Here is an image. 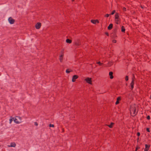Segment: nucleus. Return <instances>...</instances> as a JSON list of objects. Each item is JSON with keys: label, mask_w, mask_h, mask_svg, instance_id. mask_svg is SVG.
I'll return each instance as SVG.
<instances>
[{"label": "nucleus", "mask_w": 151, "mask_h": 151, "mask_svg": "<svg viewBox=\"0 0 151 151\" xmlns=\"http://www.w3.org/2000/svg\"><path fill=\"white\" fill-rule=\"evenodd\" d=\"M130 111L131 115L132 116H134L137 113L136 111V105L135 104H133L131 105L130 108Z\"/></svg>", "instance_id": "1"}, {"label": "nucleus", "mask_w": 151, "mask_h": 151, "mask_svg": "<svg viewBox=\"0 0 151 151\" xmlns=\"http://www.w3.org/2000/svg\"><path fill=\"white\" fill-rule=\"evenodd\" d=\"M14 122L17 124H19L21 122V119L19 116H16L15 118H13Z\"/></svg>", "instance_id": "2"}, {"label": "nucleus", "mask_w": 151, "mask_h": 151, "mask_svg": "<svg viewBox=\"0 0 151 151\" xmlns=\"http://www.w3.org/2000/svg\"><path fill=\"white\" fill-rule=\"evenodd\" d=\"M75 45L77 46H79L81 45V42L80 40L77 39L75 40L74 42Z\"/></svg>", "instance_id": "3"}, {"label": "nucleus", "mask_w": 151, "mask_h": 151, "mask_svg": "<svg viewBox=\"0 0 151 151\" xmlns=\"http://www.w3.org/2000/svg\"><path fill=\"white\" fill-rule=\"evenodd\" d=\"M61 54L60 55L59 60L61 62H62L63 60V58L64 56L63 50L61 51Z\"/></svg>", "instance_id": "4"}, {"label": "nucleus", "mask_w": 151, "mask_h": 151, "mask_svg": "<svg viewBox=\"0 0 151 151\" xmlns=\"http://www.w3.org/2000/svg\"><path fill=\"white\" fill-rule=\"evenodd\" d=\"M134 77H133L132 78V81L130 84V86L131 87V90H132L134 88Z\"/></svg>", "instance_id": "5"}, {"label": "nucleus", "mask_w": 151, "mask_h": 151, "mask_svg": "<svg viewBox=\"0 0 151 151\" xmlns=\"http://www.w3.org/2000/svg\"><path fill=\"white\" fill-rule=\"evenodd\" d=\"M86 82L90 84H92V79L91 78L87 77L85 80Z\"/></svg>", "instance_id": "6"}, {"label": "nucleus", "mask_w": 151, "mask_h": 151, "mask_svg": "<svg viewBox=\"0 0 151 151\" xmlns=\"http://www.w3.org/2000/svg\"><path fill=\"white\" fill-rule=\"evenodd\" d=\"M41 26V23L40 22H37L35 24V27L37 29H40Z\"/></svg>", "instance_id": "7"}, {"label": "nucleus", "mask_w": 151, "mask_h": 151, "mask_svg": "<svg viewBox=\"0 0 151 151\" xmlns=\"http://www.w3.org/2000/svg\"><path fill=\"white\" fill-rule=\"evenodd\" d=\"M78 76L77 75H74L72 77V81L74 82L76 81V80L78 78Z\"/></svg>", "instance_id": "8"}, {"label": "nucleus", "mask_w": 151, "mask_h": 151, "mask_svg": "<svg viewBox=\"0 0 151 151\" xmlns=\"http://www.w3.org/2000/svg\"><path fill=\"white\" fill-rule=\"evenodd\" d=\"M8 20L10 24H14L15 22L14 20L11 17H10L9 18Z\"/></svg>", "instance_id": "9"}, {"label": "nucleus", "mask_w": 151, "mask_h": 151, "mask_svg": "<svg viewBox=\"0 0 151 151\" xmlns=\"http://www.w3.org/2000/svg\"><path fill=\"white\" fill-rule=\"evenodd\" d=\"M91 22L92 23L94 24H96V23H99V21L98 20H91Z\"/></svg>", "instance_id": "10"}, {"label": "nucleus", "mask_w": 151, "mask_h": 151, "mask_svg": "<svg viewBox=\"0 0 151 151\" xmlns=\"http://www.w3.org/2000/svg\"><path fill=\"white\" fill-rule=\"evenodd\" d=\"M121 97H119L117 98V101L115 103L116 105L118 104L119 103V101H121Z\"/></svg>", "instance_id": "11"}, {"label": "nucleus", "mask_w": 151, "mask_h": 151, "mask_svg": "<svg viewBox=\"0 0 151 151\" xmlns=\"http://www.w3.org/2000/svg\"><path fill=\"white\" fill-rule=\"evenodd\" d=\"M145 147L144 149V151H147L149 149L150 146L149 145H148L147 144H146L145 145Z\"/></svg>", "instance_id": "12"}, {"label": "nucleus", "mask_w": 151, "mask_h": 151, "mask_svg": "<svg viewBox=\"0 0 151 151\" xmlns=\"http://www.w3.org/2000/svg\"><path fill=\"white\" fill-rule=\"evenodd\" d=\"M16 144L15 143L13 142H12L11 143L10 145H8V147H14L16 146Z\"/></svg>", "instance_id": "13"}, {"label": "nucleus", "mask_w": 151, "mask_h": 151, "mask_svg": "<svg viewBox=\"0 0 151 151\" xmlns=\"http://www.w3.org/2000/svg\"><path fill=\"white\" fill-rule=\"evenodd\" d=\"M120 19H115V22L116 24H118L120 22Z\"/></svg>", "instance_id": "14"}, {"label": "nucleus", "mask_w": 151, "mask_h": 151, "mask_svg": "<svg viewBox=\"0 0 151 151\" xmlns=\"http://www.w3.org/2000/svg\"><path fill=\"white\" fill-rule=\"evenodd\" d=\"M113 73L112 72H109V75L110 76V78L112 79L113 78Z\"/></svg>", "instance_id": "15"}, {"label": "nucleus", "mask_w": 151, "mask_h": 151, "mask_svg": "<svg viewBox=\"0 0 151 151\" xmlns=\"http://www.w3.org/2000/svg\"><path fill=\"white\" fill-rule=\"evenodd\" d=\"M114 124V123L113 122H111L110 125H107L110 128H111L113 127Z\"/></svg>", "instance_id": "16"}, {"label": "nucleus", "mask_w": 151, "mask_h": 151, "mask_svg": "<svg viewBox=\"0 0 151 151\" xmlns=\"http://www.w3.org/2000/svg\"><path fill=\"white\" fill-rule=\"evenodd\" d=\"M120 19L119 14L117 13H116L115 16V19Z\"/></svg>", "instance_id": "17"}, {"label": "nucleus", "mask_w": 151, "mask_h": 151, "mask_svg": "<svg viewBox=\"0 0 151 151\" xmlns=\"http://www.w3.org/2000/svg\"><path fill=\"white\" fill-rule=\"evenodd\" d=\"M113 27V24H110L108 27V29L109 30L111 29Z\"/></svg>", "instance_id": "18"}, {"label": "nucleus", "mask_w": 151, "mask_h": 151, "mask_svg": "<svg viewBox=\"0 0 151 151\" xmlns=\"http://www.w3.org/2000/svg\"><path fill=\"white\" fill-rule=\"evenodd\" d=\"M66 42L67 43L70 44L72 42V41L71 40L68 39L66 40Z\"/></svg>", "instance_id": "19"}, {"label": "nucleus", "mask_w": 151, "mask_h": 151, "mask_svg": "<svg viewBox=\"0 0 151 151\" xmlns=\"http://www.w3.org/2000/svg\"><path fill=\"white\" fill-rule=\"evenodd\" d=\"M71 71H72V70L69 69H67L66 71V72L67 73H69Z\"/></svg>", "instance_id": "20"}, {"label": "nucleus", "mask_w": 151, "mask_h": 151, "mask_svg": "<svg viewBox=\"0 0 151 151\" xmlns=\"http://www.w3.org/2000/svg\"><path fill=\"white\" fill-rule=\"evenodd\" d=\"M122 32H124L125 31V29L124 28V26H122Z\"/></svg>", "instance_id": "21"}, {"label": "nucleus", "mask_w": 151, "mask_h": 151, "mask_svg": "<svg viewBox=\"0 0 151 151\" xmlns=\"http://www.w3.org/2000/svg\"><path fill=\"white\" fill-rule=\"evenodd\" d=\"M97 63L99 64V65H101L103 64V63H101L100 61L97 62Z\"/></svg>", "instance_id": "22"}, {"label": "nucleus", "mask_w": 151, "mask_h": 151, "mask_svg": "<svg viewBox=\"0 0 151 151\" xmlns=\"http://www.w3.org/2000/svg\"><path fill=\"white\" fill-rule=\"evenodd\" d=\"M129 78L128 76H126L125 77V80L126 81H127L128 80Z\"/></svg>", "instance_id": "23"}, {"label": "nucleus", "mask_w": 151, "mask_h": 151, "mask_svg": "<svg viewBox=\"0 0 151 151\" xmlns=\"http://www.w3.org/2000/svg\"><path fill=\"white\" fill-rule=\"evenodd\" d=\"M49 127H54V125L53 124H49Z\"/></svg>", "instance_id": "24"}, {"label": "nucleus", "mask_w": 151, "mask_h": 151, "mask_svg": "<svg viewBox=\"0 0 151 151\" xmlns=\"http://www.w3.org/2000/svg\"><path fill=\"white\" fill-rule=\"evenodd\" d=\"M115 10H113L112 11V12L111 13V14H112V15L114 14V13H115Z\"/></svg>", "instance_id": "25"}, {"label": "nucleus", "mask_w": 151, "mask_h": 151, "mask_svg": "<svg viewBox=\"0 0 151 151\" xmlns=\"http://www.w3.org/2000/svg\"><path fill=\"white\" fill-rule=\"evenodd\" d=\"M13 119V118L12 119H10V120H9L10 123H12V121Z\"/></svg>", "instance_id": "26"}, {"label": "nucleus", "mask_w": 151, "mask_h": 151, "mask_svg": "<svg viewBox=\"0 0 151 151\" xmlns=\"http://www.w3.org/2000/svg\"><path fill=\"white\" fill-rule=\"evenodd\" d=\"M122 9L124 11H126V9L125 7H123Z\"/></svg>", "instance_id": "27"}, {"label": "nucleus", "mask_w": 151, "mask_h": 151, "mask_svg": "<svg viewBox=\"0 0 151 151\" xmlns=\"http://www.w3.org/2000/svg\"><path fill=\"white\" fill-rule=\"evenodd\" d=\"M109 16V14H107L105 15V17H108Z\"/></svg>", "instance_id": "28"}, {"label": "nucleus", "mask_w": 151, "mask_h": 151, "mask_svg": "<svg viewBox=\"0 0 151 151\" xmlns=\"http://www.w3.org/2000/svg\"><path fill=\"white\" fill-rule=\"evenodd\" d=\"M112 42L114 43H115L116 42V40H112Z\"/></svg>", "instance_id": "29"}, {"label": "nucleus", "mask_w": 151, "mask_h": 151, "mask_svg": "<svg viewBox=\"0 0 151 151\" xmlns=\"http://www.w3.org/2000/svg\"><path fill=\"white\" fill-rule=\"evenodd\" d=\"M146 131L148 132H150V130H149V129L148 128H147L146 129Z\"/></svg>", "instance_id": "30"}, {"label": "nucleus", "mask_w": 151, "mask_h": 151, "mask_svg": "<svg viewBox=\"0 0 151 151\" xmlns=\"http://www.w3.org/2000/svg\"><path fill=\"white\" fill-rule=\"evenodd\" d=\"M147 119L148 120H149L150 119V117L149 116H148L147 117Z\"/></svg>", "instance_id": "31"}, {"label": "nucleus", "mask_w": 151, "mask_h": 151, "mask_svg": "<svg viewBox=\"0 0 151 151\" xmlns=\"http://www.w3.org/2000/svg\"><path fill=\"white\" fill-rule=\"evenodd\" d=\"M137 134L138 136H139L140 135V133L139 132H137Z\"/></svg>", "instance_id": "32"}, {"label": "nucleus", "mask_w": 151, "mask_h": 151, "mask_svg": "<svg viewBox=\"0 0 151 151\" xmlns=\"http://www.w3.org/2000/svg\"><path fill=\"white\" fill-rule=\"evenodd\" d=\"M139 147H137L136 148L135 151H137V150L139 149Z\"/></svg>", "instance_id": "33"}, {"label": "nucleus", "mask_w": 151, "mask_h": 151, "mask_svg": "<svg viewBox=\"0 0 151 151\" xmlns=\"http://www.w3.org/2000/svg\"><path fill=\"white\" fill-rule=\"evenodd\" d=\"M35 124L36 126L38 125V124L37 122H35Z\"/></svg>", "instance_id": "34"}, {"label": "nucleus", "mask_w": 151, "mask_h": 151, "mask_svg": "<svg viewBox=\"0 0 151 151\" xmlns=\"http://www.w3.org/2000/svg\"><path fill=\"white\" fill-rule=\"evenodd\" d=\"M105 34H106L107 36H109V34H108V33H107V32H106V33H105Z\"/></svg>", "instance_id": "35"}, {"label": "nucleus", "mask_w": 151, "mask_h": 151, "mask_svg": "<svg viewBox=\"0 0 151 151\" xmlns=\"http://www.w3.org/2000/svg\"><path fill=\"white\" fill-rule=\"evenodd\" d=\"M109 64L110 65H108V66H110V65H111V62H109L108 63V64Z\"/></svg>", "instance_id": "36"}, {"label": "nucleus", "mask_w": 151, "mask_h": 151, "mask_svg": "<svg viewBox=\"0 0 151 151\" xmlns=\"http://www.w3.org/2000/svg\"><path fill=\"white\" fill-rule=\"evenodd\" d=\"M62 131H63V132H64V129H62Z\"/></svg>", "instance_id": "37"}, {"label": "nucleus", "mask_w": 151, "mask_h": 151, "mask_svg": "<svg viewBox=\"0 0 151 151\" xmlns=\"http://www.w3.org/2000/svg\"><path fill=\"white\" fill-rule=\"evenodd\" d=\"M75 0H72V1L73 2V1Z\"/></svg>", "instance_id": "38"}, {"label": "nucleus", "mask_w": 151, "mask_h": 151, "mask_svg": "<svg viewBox=\"0 0 151 151\" xmlns=\"http://www.w3.org/2000/svg\"><path fill=\"white\" fill-rule=\"evenodd\" d=\"M139 139V138H138V139H137V141H138V139Z\"/></svg>", "instance_id": "39"}, {"label": "nucleus", "mask_w": 151, "mask_h": 151, "mask_svg": "<svg viewBox=\"0 0 151 151\" xmlns=\"http://www.w3.org/2000/svg\"><path fill=\"white\" fill-rule=\"evenodd\" d=\"M150 99H151V96H150Z\"/></svg>", "instance_id": "40"}]
</instances>
